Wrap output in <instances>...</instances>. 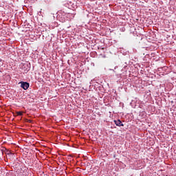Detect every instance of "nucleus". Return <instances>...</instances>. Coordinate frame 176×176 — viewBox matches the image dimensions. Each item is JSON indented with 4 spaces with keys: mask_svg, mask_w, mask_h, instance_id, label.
I'll return each mask as SVG.
<instances>
[{
    "mask_svg": "<svg viewBox=\"0 0 176 176\" xmlns=\"http://www.w3.org/2000/svg\"><path fill=\"white\" fill-rule=\"evenodd\" d=\"M21 87H22V89H23L24 90H27L28 87H30V83L27 82H22Z\"/></svg>",
    "mask_w": 176,
    "mask_h": 176,
    "instance_id": "nucleus-1",
    "label": "nucleus"
},
{
    "mask_svg": "<svg viewBox=\"0 0 176 176\" xmlns=\"http://www.w3.org/2000/svg\"><path fill=\"white\" fill-rule=\"evenodd\" d=\"M114 123L116 124V126H118V127H120L121 126L123 127V126H124L120 120H114Z\"/></svg>",
    "mask_w": 176,
    "mask_h": 176,
    "instance_id": "nucleus-2",
    "label": "nucleus"
},
{
    "mask_svg": "<svg viewBox=\"0 0 176 176\" xmlns=\"http://www.w3.org/2000/svg\"><path fill=\"white\" fill-rule=\"evenodd\" d=\"M17 116H23V112L22 111H16Z\"/></svg>",
    "mask_w": 176,
    "mask_h": 176,
    "instance_id": "nucleus-3",
    "label": "nucleus"
}]
</instances>
